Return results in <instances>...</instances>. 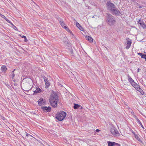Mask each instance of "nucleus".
<instances>
[{"mask_svg":"<svg viewBox=\"0 0 146 146\" xmlns=\"http://www.w3.org/2000/svg\"><path fill=\"white\" fill-rule=\"evenodd\" d=\"M49 101L51 105L53 107L55 108L57 107L58 99V96L56 93L54 92L51 94Z\"/></svg>","mask_w":146,"mask_h":146,"instance_id":"nucleus-1","label":"nucleus"},{"mask_svg":"<svg viewBox=\"0 0 146 146\" xmlns=\"http://www.w3.org/2000/svg\"><path fill=\"white\" fill-rule=\"evenodd\" d=\"M106 22L109 25H113L116 23L115 18L109 13L107 14L106 18Z\"/></svg>","mask_w":146,"mask_h":146,"instance_id":"nucleus-2","label":"nucleus"},{"mask_svg":"<svg viewBox=\"0 0 146 146\" xmlns=\"http://www.w3.org/2000/svg\"><path fill=\"white\" fill-rule=\"evenodd\" d=\"M66 115V113L65 112L61 111L57 113L55 118L59 121H61L64 119Z\"/></svg>","mask_w":146,"mask_h":146,"instance_id":"nucleus-3","label":"nucleus"},{"mask_svg":"<svg viewBox=\"0 0 146 146\" xmlns=\"http://www.w3.org/2000/svg\"><path fill=\"white\" fill-rule=\"evenodd\" d=\"M106 5L107 6V9L110 11V12L112 11L113 9H114L115 7V5L113 3H111L110 1H108L106 3Z\"/></svg>","mask_w":146,"mask_h":146,"instance_id":"nucleus-4","label":"nucleus"},{"mask_svg":"<svg viewBox=\"0 0 146 146\" xmlns=\"http://www.w3.org/2000/svg\"><path fill=\"white\" fill-rule=\"evenodd\" d=\"M110 131L111 134L114 136H119L120 134L115 127H112Z\"/></svg>","mask_w":146,"mask_h":146,"instance_id":"nucleus-5","label":"nucleus"},{"mask_svg":"<svg viewBox=\"0 0 146 146\" xmlns=\"http://www.w3.org/2000/svg\"><path fill=\"white\" fill-rule=\"evenodd\" d=\"M111 13L113 15L116 16H120L122 15L120 11L116 7L111 12Z\"/></svg>","mask_w":146,"mask_h":146,"instance_id":"nucleus-6","label":"nucleus"},{"mask_svg":"<svg viewBox=\"0 0 146 146\" xmlns=\"http://www.w3.org/2000/svg\"><path fill=\"white\" fill-rule=\"evenodd\" d=\"M41 109L44 112H50L51 110V108L50 106H42Z\"/></svg>","mask_w":146,"mask_h":146,"instance_id":"nucleus-7","label":"nucleus"},{"mask_svg":"<svg viewBox=\"0 0 146 146\" xmlns=\"http://www.w3.org/2000/svg\"><path fill=\"white\" fill-rule=\"evenodd\" d=\"M38 104L40 106L44 105L46 103L45 100H44L42 98H40L38 101Z\"/></svg>","mask_w":146,"mask_h":146,"instance_id":"nucleus-8","label":"nucleus"},{"mask_svg":"<svg viewBox=\"0 0 146 146\" xmlns=\"http://www.w3.org/2000/svg\"><path fill=\"white\" fill-rule=\"evenodd\" d=\"M43 78L44 81L45 82L46 87L48 88L50 85V83L48 80V79L45 76H43Z\"/></svg>","mask_w":146,"mask_h":146,"instance_id":"nucleus-9","label":"nucleus"},{"mask_svg":"<svg viewBox=\"0 0 146 146\" xmlns=\"http://www.w3.org/2000/svg\"><path fill=\"white\" fill-rule=\"evenodd\" d=\"M58 20L59 21L60 24L61 26L63 28H64V26H65V23L63 21V20L60 18H59V19H58Z\"/></svg>","mask_w":146,"mask_h":146,"instance_id":"nucleus-10","label":"nucleus"},{"mask_svg":"<svg viewBox=\"0 0 146 146\" xmlns=\"http://www.w3.org/2000/svg\"><path fill=\"white\" fill-rule=\"evenodd\" d=\"M85 38L86 40L89 41L90 42H93V39L92 38L88 36H86Z\"/></svg>","mask_w":146,"mask_h":146,"instance_id":"nucleus-11","label":"nucleus"},{"mask_svg":"<svg viewBox=\"0 0 146 146\" xmlns=\"http://www.w3.org/2000/svg\"><path fill=\"white\" fill-rule=\"evenodd\" d=\"M41 91V90L38 87H36V90L34 91V94L40 92Z\"/></svg>","mask_w":146,"mask_h":146,"instance_id":"nucleus-12","label":"nucleus"},{"mask_svg":"<svg viewBox=\"0 0 146 146\" xmlns=\"http://www.w3.org/2000/svg\"><path fill=\"white\" fill-rule=\"evenodd\" d=\"M16 70L15 69H14L13 71L11 72V73L10 74V76L12 77V79H13V80L15 82V81H14V80H13V79H14V77H15V74H14V72L15 71V70Z\"/></svg>","mask_w":146,"mask_h":146,"instance_id":"nucleus-13","label":"nucleus"},{"mask_svg":"<svg viewBox=\"0 0 146 146\" xmlns=\"http://www.w3.org/2000/svg\"><path fill=\"white\" fill-rule=\"evenodd\" d=\"M1 70L2 72H5L7 70V68L5 65H3L1 67Z\"/></svg>","mask_w":146,"mask_h":146,"instance_id":"nucleus-14","label":"nucleus"},{"mask_svg":"<svg viewBox=\"0 0 146 146\" xmlns=\"http://www.w3.org/2000/svg\"><path fill=\"white\" fill-rule=\"evenodd\" d=\"M131 84L135 88H137L138 87H139V86L134 81L132 82Z\"/></svg>","mask_w":146,"mask_h":146,"instance_id":"nucleus-15","label":"nucleus"},{"mask_svg":"<svg viewBox=\"0 0 146 146\" xmlns=\"http://www.w3.org/2000/svg\"><path fill=\"white\" fill-rule=\"evenodd\" d=\"M80 107V105L79 104H74V106L73 108L74 109H76L79 108Z\"/></svg>","mask_w":146,"mask_h":146,"instance_id":"nucleus-16","label":"nucleus"},{"mask_svg":"<svg viewBox=\"0 0 146 146\" xmlns=\"http://www.w3.org/2000/svg\"><path fill=\"white\" fill-rule=\"evenodd\" d=\"M126 40L127 44H131L132 43V40L129 38H127Z\"/></svg>","mask_w":146,"mask_h":146,"instance_id":"nucleus-17","label":"nucleus"},{"mask_svg":"<svg viewBox=\"0 0 146 146\" xmlns=\"http://www.w3.org/2000/svg\"><path fill=\"white\" fill-rule=\"evenodd\" d=\"M136 89L139 91V92H140L141 94H143L144 93V92L139 87H138V88Z\"/></svg>","mask_w":146,"mask_h":146,"instance_id":"nucleus-18","label":"nucleus"},{"mask_svg":"<svg viewBox=\"0 0 146 146\" xmlns=\"http://www.w3.org/2000/svg\"><path fill=\"white\" fill-rule=\"evenodd\" d=\"M137 122L142 127L143 129H144V127L142 125V124L141 123V122L140 121L138 118H137Z\"/></svg>","mask_w":146,"mask_h":146,"instance_id":"nucleus-19","label":"nucleus"},{"mask_svg":"<svg viewBox=\"0 0 146 146\" xmlns=\"http://www.w3.org/2000/svg\"><path fill=\"white\" fill-rule=\"evenodd\" d=\"M140 25L143 29L146 28V25L144 23L142 22V23H140Z\"/></svg>","mask_w":146,"mask_h":146,"instance_id":"nucleus-20","label":"nucleus"},{"mask_svg":"<svg viewBox=\"0 0 146 146\" xmlns=\"http://www.w3.org/2000/svg\"><path fill=\"white\" fill-rule=\"evenodd\" d=\"M67 31H69L70 32V33L72 35H73V34L69 30V29L68 27H67L66 26H64V28Z\"/></svg>","mask_w":146,"mask_h":146,"instance_id":"nucleus-21","label":"nucleus"},{"mask_svg":"<svg viewBox=\"0 0 146 146\" xmlns=\"http://www.w3.org/2000/svg\"><path fill=\"white\" fill-rule=\"evenodd\" d=\"M130 78H128V81L131 84L132 83V82H133L134 80H133L131 77H130Z\"/></svg>","mask_w":146,"mask_h":146,"instance_id":"nucleus-22","label":"nucleus"},{"mask_svg":"<svg viewBox=\"0 0 146 146\" xmlns=\"http://www.w3.org/2000/svg\"><path fill=\"white\" fill-rule=\"evenodd\" d=\"M135 138L139 141H141V140H140V139L139 138V137H138V135H135Z\"/></svg>","mask_w":146,"mask_h":146,"instance_id":"nucleus-23","label":"nucleus"},{"mask_svg":"<svg viewBox=\"0 0 146 146\" xmlns=\"http://www.w3.org/2000/svg\"><path fill=\"white\" fill-rule=\"evenodd\" d=\"M141 58L145 59V60L146 61V54H143L141 56Z\"/></svg>","mask_w":146,"mask_h":146,"instance_id":"nucleus-24","label":"nucleus"},{"mask_svg":"<svg viewBox=\"0 0 146 146\" xmlns=\"http://www.w3.org/2000/svg\"><path fill=\"white\" fill-rule=\"evenodd\" d=\"M131 44H127V45L126 47V48L128 49H129L131 46Z\"/></svg>","mask_w":146,"mask_h":146,"instance_id":"nucleus-25","label":"nucleus"},{"mask_svg":"<svg viewBox=\"0 0 146 146\" xmlns=\"http://www.w3.org/2000/svg\"><path fill=\"white\" fill-rule=\"evenodd\" d=\"M76 27L78 28L80 26H81L80 24L77 22H76Z\"/></svg>","mask_w":146,"mask_h":146,"instance_id":"nucleus-26","label":"nucleus"},{"mask_svg":"<svg viewBox=\"0 0 146 146\" xmlns=\"http://www.w3.org/2000/svg\"><path fill=\"white\" fill-rule=\"evenodd\" d=\"M22 38H24L25 39L24 40H25V42L27 41V38H26V37L25 36L23 35L22 36Z\"/></svg>","mask_w":146,"mask_h":146,"instance_id":"nucleus-27","label":"nucleus"},{"mask_svg":"<svg viewBox=\"0 0 146 146\" xmlns=\"http://www.w3.org/2000/svg\"><path fill=\"white\" fill-rule=\"evenodd\" d=\"M25 79H27L26 80L27 81H29V82H32V80L31 79V78H25Z\"/></svg>","mask_w":146,"mask_h":146,"instance_id":"nucleus-28","label":"nucleus"},{"mask_svg":"<svg viewBox=\"0 0 146 146\" xmlns=\"http://www.w3.org/2000/svg\"><path fill=\"white\" fill-rule=\"evenodd\" d=\"M78 28L81 31H83L84 30L83 28L81 26H80Z\"/></svg>","mask_w":146,"mask_h":146,"instance_id":"nucleus-29","label":"nucleus"},{"mask_svg":"<svg viewBox=\"0 0 146 146\" xmlns=\"http://www.w3.org/2000/svg\"><path fill=\"white\" fill-rule=\"evenodd\" d=\"M5 20L8 23H9L10 24L11 23L12 24V23L7 18Z\"/></svg>","mask_w":146,"mask_h":146,"instance_id":"nucleus-30","label":"nucleus"},{"mask_svg":"<svg viewBox=\"0 0 146 146\" xmlns=\"http://www.w3.org/2000/svg\"><path fill=\"white\" fill-rule=\"evenodd\" d=\"M0 16H1V17L3 18H4L5 19H6L7 18L4 15H3L2 14H0Z\"/></svg>","mask_w":146,"mask_h":146,"instance_id":"nucleus-31","label":"nucleus"},{"mask_svg":"<svg viewBox=\"0 0 146 146\" xmlns=\"http://www.w3.org/2000/svg\"><path fill=\"white\" fill-rule=\"evenodd\" d=\"M143 21H141V19H139L137 21L138 23L140 24V23H142Z\"/></svg>","mask_w":146,"mask_h":146,"instance_id":"nucleus-32","label":"nucleus"},{"mask_svg":"<svg viewBox=\"0 0 146 146\" xmlns=\"http://www.w3.org/2000/svg\"><path fill=\"white\" fill-rule=\"evenodd\" d=\"M31 87H30L28 89L27 88H25V90H24L25 91H29V90H30L31 88H30Z\"/></svg>","mask_w":146,"mask_h":146,"instance_id":"nucleus-33","label":"nucleus"},{"mask_svg":"<svg viewBox=\"0 0 146 146\" xmlns=\"http://www.w3.org/2000/svg\"><path fill=\"white\" fill-rule=\"evenodd\" d=\"M138 55H139L141 57L143 56V54L142 53H140V52H139V53H138Z\"/></svg>","mask_w":146,"mask_h":146,"instance_id":"nucleus-34","label":"nucleus"},{"mask_svg":"<svg viewBox=\"0 0 146 146\" xmlns=\"http://www.w3.org/2000/svg\"><path fill=\"white\" fill-rule=\"evenodd\" d=\"M10 24L12 25V26L13 27V28H14V27H15L16 29H17V28L13 24V23H12V24L11 23Z\"/></svg>","mask_w":146,"mask_h":146,"instance_id":"nucleus-35","label":"nucleus"},{"mask_svg":"<svg viewBox=\"0 0 146 146\" xmlns=\"http://www.w3.org/2000/svg\"><path fill=\"white\" fill-rule=\"evenodd\" d=\"M10 24L12 25V26L13 27V28H14V27H15L16 29H17V28L13 24V23H12V24L11 23Z\"/></svg>","mask_w":146,"mask_h":146,"instance_id":"nucleus-36","label":"nucleus"},{"mask_svg":"<svg viewBox=\"0 0 146 146\" xmlns=\"http://www.w3.org/2000/svg\"><path fill=\"white\" fill-rule=\"evenodd\" d=\"M115 145H116V146H120V145L119 144L115 143Z\"/></svg>","mask_w":146,"mask_h":146,"instance_id":"nucleus-37","label":"nucleus"},{"mask_svg":"<svg viewBox=\"0 0 146 146\" xmlns=\"http://www.w3.org/2000/svg\"><path fill=\"white\" fill-rule=\"evenodd\" d=\"M70 53L71 55L73 54V53L72 50L70 51Z\"/></svg>","mask_w":146,"mask_h":146,"instance_id":"nucleus-38","label":"nucleus"},{"mask_svg":"<svg viewBox=\"0 0 146 146\" xmlns=\"http://www.w3.org/2000/svg\"><path fill=\"white\" fill-rule=\"evenodd\" d=\"M29 135H30L28 133H27L26 134V136H29Z\"/></svg>","mask_w":146,"mask_h":146,"instance_id":"nucleus-39","label":"nucleus"},{"mask_svg":"<svg viewBox=\"0 0 146 146\" xmlns=\"http://www.w3.org/2000/svg\"><path fill=\"white\" fill-rule=\"evenodd\" d=\"M140 70V69H139V68H138V69H137V72H139V70Z\"/></svg>","mask_w":146,"mask_h":146,"instance_id":"nucleus-40","label":"nucleus"},{"mask_svg":"<svg viewBox=\"0 0 146 146\" xmlns=\"http://www.w3.org/2000/svg\"><path fill=\"white\" fill-rule=\"evenodd\" d=\"M6 85L7 87H10V86L8 84H6Z\"/></svg>","mask_w":146,"mask_h":146,"instance_id":"nucleus-41","label":"nucleus"},{"mask_svg":"<svg viewBox=\"0 0 146 146\" xmlns=\"http://www.w3.org/2000/svg\"><path fill=\"white\" fill-rule=\"evenodd\" d=\"M142 6H140L139 7V8H142Z\"/></svg>","mask_w":146,"mask_h":146,"instance_id":"nucleus-42","label":"nucleus"},{"mask_svg":"<svg viewBox=\"0 0 146 146\" xmlns=\"http://www.w3.org/2000/svg\"><path fill=\"white\" fill-rule=\"evenodd\" d=\"M100 130L99 129H97L96 130V131H97V132H98Z\"/></svg>","mask_w":146,"mask_h":146,"instance_id":"nucleus-43","label":"nucleus"},{"mask_svg":"<svg viewBox=\"0 0 146 146\" xmlns=\"http://www.w3.org/2000/svg\"><path fill=\"white\" fill-rule=\"evenodd\" d=\"M127 76L129 78H130V77H130L129 75H128Z\"/></svg>","mask_w":146,"mask_h":146,"instance_id":"nucleus-44","label":"nucleus"},{"mask_svg":"<svg viewBox=\"0 0 146 146\" xmlns=\"http://www.w3.org/2000/svg\"><path fill=\"white\" fill-rule=\"evenodd\" d=\"M26 85H28L29 86H30L29 84H27Z\"/></svg>","mask_w":146,"mask_h":146,"instance_id":"nucleus-45","label":"nucleus"},{"mask_svg":"<svg viewBox=\"0 0 146 146\" xmlns=\"http://www.w3.org/2000/svg\"><path fill=\"white\" fill-rule=\"evenodd\" d=\"M135 118L137 119V116H135Z\"/></svg>","mask_w":146,"mask_h":146,"instance_id":"nucleus-46","label":"nucleus"},{"mask_svg":"<svg viewBox=\"0 0 146 146\" xmlns=\"http://www.w3.org/2000/svg\"><path fill=\"white\" fill-rule=\"evenodd\" d=\"M15 30H16V28H15V27H14V28H13Z\"/></svg>","mask_w":146,"mask_h":146,"instance_id":"nucleus-47","label":"nucleus"},{"mask_svg":"<svg viewBox=\"0 0 146 146\" xmlns=\"http://www.w3.org/2000/svg\"><path fill=\"white\" fill-rule=\"evenodd\" d=\"M3 118H4V117H3Z\"/></svg>","mask_w":146,"mask_h":146,"instance_id":"nucleus-48","label":"nucleus"},{"mask_svg":"<svg viewBox=\"0 0 146 146\" xmlns=\"http://www.w3.org/2000/svg\"><path fill=\"white\" fill-rule=\"evenodd\" d=\"M3 118H4V117H3Z\"/></svg>","mask_w":146,"mask_h":146,"instance_id":"nucleus-49","label":"nucleus"}]
</instances>
